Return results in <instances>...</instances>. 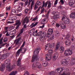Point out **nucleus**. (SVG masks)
Masks as SVG:
<instances>
[{"instance_id":"25","label":"nucleus","mask_w":75,"mask_h":75,"mask_svg":"<svg viewBox=\"0 0 75 75\" xmlns=\"http://www.w3.org/2000/svg\"><path fill=\"white\" fill-rule=\"evenodd\" d=\"M6 58H7L5 54H3L2 56L0 58V61L1 60V59H5Z\"/></svg>"},{"instance_id":"42","label":"nucleus","mask_w":75,"mask_h":75,"mask_svg":"<svg viewBox=\"0 0 75 75\" xmlns=\"http://www.w3.org/2000/svg\"><path fill=\"white\" fill-rule=\"evenodd\" d=\"M7 40H8V39H7V38H5L3 40L4 42H6V41H7Z\"/></svg>"},{"instance_id":"8","label":"nucleus","mask_w":75,"mask_h":75,"mask_svg":"<svg viewBox=\"0 0 75 75\" xmlns=\"http://www.w3.org/2000/svg\"><path fill=\"white\" fill-rule=\"evenodd\" d=\"M12 65L11 63H9L6 66V70L8 71H11L12 70Z\"/></svg>"},{"instance_id":"17","label":"nucleus","mask_w":75,"mask_h":75,"mask_svg":"<svg viewBox=\"0 0 75 75\" xmlns=\"http://www.w3.org/2000/svg\"><path fill=\"white\" fill-rule=\"evenodd\" d=\"M35 63L36 64L37 68H38V69H40L41 67V65L40 63L39 62H36Z\"/></svg>"},{"instance_id":"36","label":"nucleus","mask_w":75,"mask_h":75,"mask_svg":"<svg viewBox=\"0 0 75 75\" xmlns=\"http://www.w3.org/2000/svg\"><path fill=\"white\" fill-rule=\"evenodd\" d=\"M49 14H50V11H48L47 13L46 14V17L47 18H48V16H49Z\"/></svg>"},{"instance_id":"48","label":"nucleus","mask_w":75,"mask_h":75,"mask_svg":"<svg viewBox=\"0 0 75 75\" xmlns=\"http://www.w3.org/2000/svg\"><path fill=\"white\" fill-rule=\"evenodd\" d=\"M20 33L22 34L23 33V32H24V28H23L22 29H21V31H20Z\"/></svg>"},{"instance_id":"6","label":"nucleus","mask_w":75,"mask_h":75,"mask_svg":"<svg viewBox=\"0 0 75 75\" xmlns=\"http://www.w3.org/2000/svg\"><path fill=\"white\" fill-rule=\"evenodd\" d=\"M62 21H64V22L65 24H68L69 23V21L68 19V18L66 16H64L62 19Z\"/></svg>"},{"instance_id":"54","label":"nucleus","mask_w":75,"mask_h":75,"mask_svg":"<svg viewBox=\"0 0 75 75\" xmlns=\"http://www.w3.org/2000/svg\"><path fill=\"white\" fill-rule=\"evenodd\" d=\"M12 12L13 13H16V10L15 9H13L12 10Z\"/></svg>"},{"instance_id":"34","label":"nucleus","mask_w":75,"mask_h":75,"mask_svg":"<svg viewBox=\"0 0 75 75\" xmlns=\"http://www.w3.org/2000/svg\"><path fill=\"white\" fill-rule=\"evenodd\" d=\"M48 52L49 53V54H52L53 53V51H52V50L51 49L50 50H48Z\"/></svg>"},{"instance_id":"15","label":"nucleus","mask_w":75,"mask_h":75,"mask_svg":"<svg viewBox=\"0 0 75 75\" xmlns=\"http://www.w3.org/2000/svg\"><path fill=\"white\" fill-rule=\"evenodd\" d=\"M21 59L19 58L17 61V65L18 67H20L21 64Z\"/></svg>"},{"instance_id":"43","label":"nucleus","mask_w":75,"mask_h":75,"mask_svg":"<svg viewBox=\"0 0 75 75\" xmlns=\"http://www.w3.org/2000/svg\"><path fill=\"white\" fill-rule=\"evenodd\" d=\"M37 19H38V17H37V16H36L33 19L32 21H35L36 20H37Z\"/></svg>"},{"instance_id":"32","label":"nucleus","mask_w":75,"mask_h":75,"mask_svg":"<svg viewBox=\"0 0 75 75\" xmlns=\"http://www.w3.org/2000/svg\"><path fill=\"white\" fill-rule=\"evenodd\" d=\"M55 35H56L57 37H59V34L58 31H57L55 32Z\"/></svg>"},{"instance_id":"63","label":"nucleus","mask_w":75,"mask_h":75,"mask_svg":"<svg viewBox=\"0 0 75 75\" xmlns=\"http://www.w3.org/2000/svg\"><path fill=\"white\" fill-rule=\"evenodd\" d=\"M56 25L57 27H59V25L58 23H56Z\"/></svg>"},{"instance_id":"44","label":"nucleus","mask_w":75,"mask_h":75,"mask_svg":"<svg viewBox=\"0 0 75 75\" xmlns=\"http://www.w3.org/2000/svg\"><path fill=\"white\" fill-rule=\"evenodd\" d=\"M5 55L6 56V58H7L8 57L9 55H10V53H7Z\"/></svg>"},{"instance_id":"38","label":"nucleus","mask_w":75,"mask_h":75,"mask_svg":"<svg viewBox=\"0 0 75 75\" xmlns=\"http://www.w3.org/2000/svg\"><path fill=\"white\" fill-rule=\"evenodd\" d=\"M70 37V35H69V34H67L66 37H65V38L66 39H67V38H69Z\"/></svg>"},{"instance_id":"59","label":"nucleus","mask_w":75,"mask_h":75,"mask_svg":"<svg viewBox=\"0 0 75 75\" xmlns=\"http://www.w3.org/2000/svg\"><path fill=\"white\" fill-rule=\"evenodd\" d=\"M52 24L53 25H55V24H56V23L55 22H52Z\"/></svg>"},{"instance_id":"31","label":"nucleus","mask_w":75,"mask_h":75,"mask_svg":"<svg viewBox=\"0 0 75 75\" xmlns=\"http://www.w3.org/2000/svg\"><path fill=\"white\" fill-rule=\"evenodd\" d=\"M42 64L44 67H47L48 65V63L47 62H42Z\"/></svg>"},{"instance_id":"10","label":"nucleus","mask_w":75,"mask_h":75,"mask_svg":"<svg viewBox=\"0 0 75 75\" xmlns=\"http://www.w3.org/2000/svg\"><path fill=\"white\" fill-rule=\"evenodd\" d=\"M53 15H54V16H52V19L55 20L56 19H57V18H58V15H57V12H56L54 11L53 12Z\"/></svg>"},{"instance_id":"29","label":"nucleus","mask_w":75,"mask_h":75,"mask_svg":"<svg viewBox=\"0 0 75 75\" xmlns=\"http://www.w3.org/2000/svg\"><path fill=\"white\" fill-rule=\"evenodd\" d=\"M59 50L61 52H62L64 51V47H61L59 48Z\"/></svg>"},{"instance_id":"41","label":"nucleus","mask_w":75,"mask_h":75,"mask_svg":"<svg viewBox=\"0 0 75 75\" xmlns=\"http://www.w3.org/2000/svg\"><path fill=\"white\" fill-rule=\"evenodd\" d=\"M58 53H56L54 54V56H55L56 57L58 58Z\"/></svg>"},{"instance_id":"2","label":"nucleus","mask_w":75,"mask_h":75,"mask_svg":"<svg viewBox=\"0 0 75 75\" xmlns=\"http://www.w3.org/2000/svg\"><path fill=\"white\" fill-rule=\"evenodd\" d=\"M53 33V30L52 29H49L47 32V35L46 37V38L48 37L49 40H52L54 38V35H51Z\"/></svg>"},{"instance_id":"46","label":"nucleus","mask_w":75,"mask_h":75,"mask_svg":"<svg viewBox=\"0 0 75 75\" xmlns=\"http://www.w3.org/2000/svg\"><path fill=\"white\" fill-rule=\"evenodd\" d=\"M11 8L10 7H6V10H7L8 11H9V10H10Z\"/></svg>"},{"instance_id":"28","label":"nucleus","mask_w":75,"mask_h":75,"mask_svg":"<svg viewBox=\"0 0 75 75\" xmlns=\"http://www.w3.org/2000/svg\"><path fill=\"white\" fill-rule=\"evenodd\" d=\"M21 24V22H20V21L18 20L16 21V25H20Z\"/></svg>"},{"instance_id":"33","label":"nucleus","mask_w":75,"mask_h":75,"mask_svg":"<svg viewBox=\"0 0 75 75\" xmlns=\"http://www.w3.org/2000/svg\"><path fill=\"white\" fill-rule=\"evenodd\" d=\"M35 68H37V66L35 63H34L32 65V68L34 69Z\"/></svg>"},{"instance_id":"45","label":"nucleus","mask_w":75,"mask_h":75,"mask_svg":"<svg viewBox=\"0 0 75 75\" xmlns=\"http://www.w3.org/2000/svg\"><path fill=\"white\" fill-rule=\"evenodd\" d=\"M69 5L70 6H72L73 5V2L70 1L69 3Z\"/></svg>"},{"instance_id":"55","label":"nucleus","mask_w":75,"mask_h":75,"mask_svg":"<svg viewBox=\"0 0 75 75\" xmlns=\"http://www.w3.org/2000/svg\"><path fill=\"white\" fill-rule=\"evenodd\" d=\"M34 4V1H33L32 2V3L31 4V8H32L33 7V5Z\"/></svg>"},{"instance_id":"23","label":"nucleus","mask_w":75,"mask_h":75,"mask_svg":"<svg viewBox=\"0 0 75 75\" xmlns=\"http://www.w3.org/2000/svg\"><path fill=\"white\" fill-rule=\"evenodd\" d=\"M17 31H16V29L12 31H11L9 33V34L10 35H14V34H16V33Z\"/></svg>"},{"instance_id":"39","label":"nucleus","mask_w":75,"mask_h":75,"mask_svg":"<svg viewBox=\"0 0 75 75\" xmlns=\"http://www.w3.org/2000/svg\"><path fill=\"white\" fill-rule=\"evenodd\" d=\"M28 10H29V9H28V8L26 9L25 11V14H27V13H28Z\"/></svg>"},{"instance_id":"16","label":"nucleus","mask_w":75,"mask_h":75,"mask_svg":"<svg viewBox=\"0 0 75 75\" xmlns=\"http://www.w3.org/2000/svg\"><path fill=\"white\" fill-rule=\"evenodd\" d=\"M70 64L71 65H73L75 64V58H73L71 59Z\"/></svg>"},{"instance_id":"35","label":"nucleus","mask_w":75,"mask_h":75,"mask_svg":"<svg viewBox=\"0 0 75 75\" xmlns=\"http://www.w3.org/2000/svg\"><path fill=\"white\" fill-rule=\"evenodd\" d=\"M57 57H55L54 56L53 57V61H55L56 59H57Z\"/></svg>"},{"instance_id":"11","label":"nucleus","mask_w":75,"mask_h":75,"mask_svg":"<svg viewBox=\"0 0 75 75\" xmlns=\"http://www.w3.org/2000/svg\"><path fill=\"white\" fill-rule=\"evenodd\" d=\"M62 64H64V65H67L68 64V62L66 59H63L61 62Z\"/></svg>"},{"instance_id":"14","label":"nucleus","mask_w":75,"mask_h":75,"mask_svg":"<svg viewBox=\"0 0 75 75\" xmlns=\"http://www.w3.org/2000/svg\"><path fill=\"white\" fill-rule=\"evenodd\" d=\"M60 24H61L60 26L61 28L65 30L66 28V25L63 24V22H61Z\"/></svg>"},{"instance_id":"19","label":"nucleus","mask_w":75,"mask_h":75,"mask_svg":"<svg viewBox=\"0 0 75 75\" xmlns=\"http://www.w3.org/2000/svg\"><path fill=\"white\" fill-rule=\"evenodd\" d=\"M74 11L72 13L70 16V17L72 18H74L75 17V9H74Z\"/></svg>"},{"instance_id":"1","label":"nucleus","mask_w":75,"mask_h":75,"mask_svg":"<svg viewBox=\"0 0 75 75\" xmlns=\"http://www.w3.org/2000/svg\"><path fill=\"white\" fill-rule=\"evenodd\" d=\"M40 51V49L38 48L36 49L35 51L34 52L33 56L32 59V62H33L34 61H38V58L37 57V55L38 54L39 52Z\"/></svg>"},{"instance_id":"40","label":"nucleus","mask_w":75,"mask_h":75,"mask_svg":"<svg viewBox=\"0 0 75 75\" xmlns=\"http://www.w3.org/2000/svg\"><path fill=\"white\" fill-rule=\"evenodd\" d=\"M8 27H6L5 28V33H7V31H8Z\"/></svg>"},{"instance_id":"9","label":"nucleus","mask_w":75,"mask_h":75,"mask_svg":"<svg viewBox=\"0 0 75 75\" xmlns=\"http://www.w3.org/2000/svg\"><path fill=\"white\" fill-rule=\"evenodd\" d=\"M46 59H45L47 61H50L51 58H52V57H51V55L48 54H46Z\"/></svg>"},{"instance_id":"50","label":"nucleus","mask_w":75,"mask_h":75,"mask_svg":"<svg viewBox=\"0 0 75 75\" xmlns=\"http://www.w3.org/2000/svg\"><path fill=\"white\" fill-rule=\"evenodd\" d=\"M6 1V0H3L2 1V5L4 6L5 4V1Z\"/></svg>"},{"instance_id":"60","label":"nucleus","mask_w":75,"mask_h":75,"mask_svg":"<svg viewBox=\"0 0 75 75\" xmlns=\"http://www.w3.org/2000/svg\"><path fill=\"white\" fill-rule=\"evenodd\" d=\"M25 72L26 74H27V75H29V73H28V71H25Z\"/></svg>"},{"instance_id":"12","label":"nucleus","mask_w":75,"mask_h":75,"mask_svg":"<svg viewBox=\"0 0 75 75\" xmlns=\"http://www.w3.org/2000/svg\"><path fill=\"white\" fill-rule=\"evenodd\" d=\"M20 40H22V41L23 40V39H21V37H19L14 41V43H16V45H18V44H19V42Z\"/></svg>"},{"instance_id":"27","label":"nucleus","mask_w":75,"mask_h":75,"mask_svg":"<svg viewBox=\"0 0 75 75\" xmlns=\"http://www.w3.org/2000/svg\"><path fill=\"white\" fill-rule=\"evenodd\" d=\"M60 44V42H58L56 45V50H58L59 49V44Z\"/></svg>"},{"instance_id":"57","label":"nucleus","mask_w":75,"mask_h":75,"mask_svg":"<svg viewBox=\"0 0 75 75\" xmlns=\"http://www.w3.org/2000/svg\"><path fill=\"white\" fill-rule=\"evenodd\" d=\"M6 36L9 37L10 36V34H9V32H8L6 35Z\"/></svg>"},{"instance_id":"5","label":"nucleus","mask_w":75,"mask_h":75,"mask_svg":"<svg viewBox=\"0 0 75 75\" xmlns=\"http://www.w3.org/2000/svg\"><path fill=\"white\" fill-rule=\"evenodd\" d=\"M25 41L23 42L22 46L20 47V49L18 50L16 53V57H18L20 54V52L22 51V50H23V48L24 47L25 45Z\"/></svg>"},{"instance_id":"64","label":"nucleus","mask_w":75,"mask_h":75,"mask_svg":"<svg viewBox=\"0 0 75 75\" xmlns=\"http://www.w3.org/2000/svg\"><path fill=\"white\" fill-rule=\"evenodd\" d=\"M13 18L14 20H16L17 19V17L16 16H13Z\"/></svg>"},{"instance_id":"30","label":"nucleus","mask_w":75,"mask_h":75,"mask_svg":"<svg viewBox=\"0 0 75 75\" xmlns=\"http://www.w3.org/2000/svg\"><path fill=\"white\" fill-rule=\"evenodd\" d=\"M51 3L49 1L48 3V6H47V8L48 9H49V8H50L51 7Z\"/></svg>"},{"instance_id":"37","label":"nucleus","mask_w":75,"mask_h":75,"mask_svg":"<svg viewBox=\"0 0 75 75\" xmlns=\"http://www.w3.org/2000/svg\"><path fill=\"white\" fill-rule=\"evenodd\" d=\"M37 4L38 6H40L41 4V3L39 1H37Z\"/></svg>"},{"instance_id":"18","label":"nucleus","mask_w":75,"mask_h":75,"mask_svg":"<svg viewBox=\"0 0 75 75\" xmlns=\"http://www.w3.org/2000/svg\"><path fill=\"white\" fill-rule=\"evenodd\" d=\"M48 4V1L46 2L45 3V1H43V4L42 8H43L44 7H47V5Z\"/></svg>"},{"instance_id":"3","label":"nucleus","mask_w":75,"mask_h":75,"mask_svg":"<svg viewBox=\"0 0 75 75\" xmlns=\"http://www.w3.org/2000/svg\"><path fill=\"white\" fill-rule=\"evenodd\" d=\"M37 35L38 36L40 37V41H42L44 39H45L46 36L44 35V33L42 32L41 31H40L37 33Z\"/></svg>"},{"instance_id":"58","label":"nucleus","mask_w":75,"mask_h":75,"mask_svg":"<svg viewBox=\"0 0 75 75\" xmlns=\"http://www.w3.org/2000/svg\"><path fill=\"white\" fill-rule=\"evenodd\" d=\"M7 23L8 24H13V23H14V22L8 21L7 22Z\"/></svg>"},{"instance_id":"53","label":"nucleus","mask_w":75,"mask_h":75,"mask_svg":"<svg viewBox=\"0 0 75 75\" xmlns=\"http://www.w3.org/2000/svg\"><path fill=\"white\" fill-rule=\"evenodd\" d=\"M58 0H56L54 3V5H57L58 3Z\"/></svg>"},{"instance_id":"52","label":"nucleus","mask_w":75,"mask_h":75,"mask_svg":"<svg viewBox=\"0 0 75 75\" xmlns=\"http://www.w3.org/2000/svg\"><path fill=\"white\" fill-rule=\"evenodd\" d=\"M13 17H10L9 18V20H10L11 21H13Z\"/></svg>"},{"instance_id":"26","label":"nucleus","mask_w":75,"mask_h":75,"mask_svg":"<svg viewBox=\"0 0 75 75\" xmlns=\"http://www.w3.org/2000/svg\"><path fill=\"white\" fill-rule=\"evenodd\" d=\"M23 10V8L21 7V6H19L18 7V8L17 9V11L18 13V12H21L22 10Z\"/></svg>"},{"instance_id":"47","label":"nucleus","mask_w":75,"mask_h":75,"mask_svg":"<svg viewBox=\"0 0 75 75\" xmlns=\"http://www.w3.org/2000/svg\"><path fill=\"white\" fill-rule=\"evenodd\" d=\"M20 33L22 34L23 33V32H24V28H23L22 29H21V31H20Z\"/></svg>"},{"instance_id":"24","label":"nucleus","mask_w":75,"mask_h":75,"mask_svg":"<svg viewBox=\"0 0 75 75\" xmlns=\"http://www.w3.org/2000/svg\"><path fill=\"white\" fill-rule=\"evenodd\" d=\"M4 69H5V66L4 65H2L0 67V70L1 71H3Z\"/></svg>"},{"instance_id":"61","label":"nucleus","mask_w":75,"mask_h":75,"mask_svg":"<svg viewBox=\"0 0 75 75\" xmlns=\"http://www.w3.org/2000/svg\"><path fill=\"white\" fill-rule=\"evenodd\" d=\"M4 16V14L2 13L0 14V17H3V16Z\"/></svg>"},{"instance_id":"4","label":"nucleus","mask_w":75,"mask_h":75,"mask_svg":"<svg viewBox=\"0 0 75 75\" xmlns=\"http://www.w3.org/2000/svg\"><path fill=\"white\" fill-rule=\"evenodd\" d=\"M55 47V43H49L45 45V50H49V48H54Z\"/></svg>"},{"instance_id":"21","label":"nucleus","mask_w":75,"mask_h":75,"mask_svg":"<svg viewBox=\"0 0 75 75\" xmlns=\"http://www.w3.org/2000/svg\"><path fill=\"white\" fill-rule=\"evenodd\" d=\"M17 74V71H13L11 72L9 75H16Z\"/></svg>"},{"instance_id":"62","label":"nucleus","mask_w":75,"mask_h":75,"mask_svg":"<svg viewBox=\"0 0 75 75\" xmlns=\"http://www.w3.org/2000/svg\"><path fill=\"white\" fill-rule=\"evenodd\" d=\"M44 27V25H43L42 26H40L39 27V28H43Z\"/></svg>"},{"instance_id":"13","label":"nucleus","mask_w":75,"mask_h":75,"mask_svg":"<svg viewBox=\"0 0 75 75\" xmlns=\"http://www.w3.org/2000/svg\"><path fill=\"white\" fill-rule=\"evenodd\" d=\"M29 21V19H28V18L27 17H26L25 18L22 22V24L23 25H24V24L26 22V23H28Z\"/></svg>"},{"instance_id":"49","label":"nucleus","mask_w":75,"mask_h":75,"mask_svg":"<svg viewBox=\"0 0 75 75\" xmlns=\"http://www.w3.org/2000/svg\"><path fill=\"white\" fill-rule=\"evenodd\" d=\"M45 21H47V22H48V21H47V18H45L44 19L42 20V22H45Z\"/></svg>"},{"instance_id":"20","label":"nucleus","mask_w":75,"mask_h":75,"mask_svg":"<svg viewBox=\"0 0 75 75\" xmlns=\"http://www.w3.org/2000/svg\"><path fill=\"white\" fill-rule=\"evenodd\" d=\"M65 44L67 45H69L71 44V40H69L67 39L65 42Z\"/></svg>"},{"instance_id":"7","label":"nucleus","mask_w":75,"mask_h":75,"mask_svg":"<svg viewBox=\"0 0 75 75\" xmlns=\"http://www.w3.org/2000/svg\"><path fill=\"white\" fill-rule=\"evenodd\" d=\"M64 54L65 56H68L72 54V52L70 50L68 49L65 50Z\"/></svg>"},{"instance_id":"56","label":"nucleus","mask_w":75,"mask_h":75,"mask_svg":"<svg viewBox=\"0 0 75 75\" xmlns=\"http://www.w3.org/2000/svg\"><path fill=\"white\" fill-rule=\"evenodd\" d=\"M17 16H19V17H20V16H22V13H20L17 14Z\"/></svg>"},{"instance_id":"51","label":"nucleus","mask_w":75,"mask_h":75,"mask_svg":"<svg viewBox=\"0 0 75 75\" xmlns=\"http://www.w3.org/2000/svg\"><path fill=\"white\" fill-rule=\"evenodd\" d=\"M60 1L62 4H64V2L63 0H60Z\"/></svg>"},{"instance_id":"22","label":"nucleus","mask_w":75,"mask_h":75,"mask_svg":"<svg viewBox=\"0 0 75 75\" xmlns=\"http://www.w3.org/2000/svg\"><path fill=\"white\" fill-rule=\"evenodd\" d=\"M38 24V23L36 22L35 24L34 23H33L30 26V27H31V28H33L34 27H35Z\"/></svg>"}]
</instances>
